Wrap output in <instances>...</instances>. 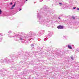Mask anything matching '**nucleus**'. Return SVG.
I'll use <instances>...</instances> for the list:
<instances>
[{"instance_id": "f257e3e1", "label": "nucleus", "mask_w": 79, "mask_h": 79, "mask_svg": "<svg viewBox=\"0 0 79 79\" xmlns=\"http://www.w3.org/2000/svg\"><path fill=\"white\" fill-rule=\"evenodd\" d=\"M63 26L59 25L57 26V28L59 29H63Z\"/></svg>"}, {"instance_id": "f03ea898", "label": "nucleus", "mask_w": 79, "mask_h": 79, "mask_svg": "<svg viewBox=\"0 0 79 79\" xmlns=\"http://www.w3.org/2000/svg\"><path fill=\"white\" fill-rule=\"evenodd\" d=\"M16 5L15 4H14V5L12 6L11 8H10V10H13V8L15 6V5Z\"/></svg>"}, {"instance_id": "7ed1b4c3", "label": "nucleus", "mask_w": 79, "mask_h": 79, "mask_svg": "<svg viewBox=\"0 0 79 79\" xmlns=\"http://www.w3.org/2000/svg\"><path fill=\"white\" fill-rule=\"evenodd\" d=\"M68 48H69V49H72V47L69 45H68Z\"/></svg>"}, {"instance_id": "20e7f679", "label": "nucleus", "mask_w": 79, "mask_h": 79, "mask_svg": "<svg viewBox=\"0 0 79 79\" xmlns=\"http://www.w3.org/2000/svg\"><path fill=\"white\" fill-rule=\"evenodd\" d=\"M71 59L72 60H73V56H71Z\"/></svg>"}, {"instance_id": "39448f33", "label": "nucleus", "mask_w": 79, "mask_h": 79, "mask_svg": "<svg viewBox=\"0 0 79 79\" xmlns=\"http://www.w3.org/2000/svg\"><path fill=\"white\" fill-rule=\"evenodd\" d=\"M2 14V10H1V9H0V14Z\"/></svg>"}, {"instance_id": "423d86ee", "label": "nucleus", "mask_w": 79, "mask_h": 79, "mask_svg": "<svg viewBox=\"0 0 79 79\" xmlns=\"http://www.w3.org/2000/svg\"><path fill=\"white\" fill-rule=\"evenodd\" d=\"M72 18L73 19H75V18H74V17H72Z\"/></svg>"}, {"instance_id": "0eeeda50", "label": "nucleus", "mask_w": 79, "mask_h": 79, "mask_svg": "<svg viewBox=\"0 0 79 79\" xmlns=\"http://www.w3.org/2000/svg\"><path fill=\"white\" fill-rule=\"evenodd\" d=\"M59 4H60V5H62V3H61L60 2L59 3Z\"/></svg>"}, {"instance_id": "6e6552de", "label": "nucleus", "mask_w": 79, "mask_h": 79, "mask_svg": "<svg viewBox=\"0 0 79 79\" xmlns=\"http://www.w3.org/2000/svg\"><path fill=\"white\" fill-rule=\"evenodd\" d=\"M75 8H76V7L73 8V9H75Z\"/></svg>"}, {"instance_id": "1a4fd4ad", "label": "nucleus", "mask_w": 79, "mask_h": 79, "mask_svg": "<svg viewBox=\"0 0 79 79\" xmlns=\"http://www.w3.org/2000/svg\"><path fill=\"white\" fill-rule=\"evenodd\" d=\"M19 11H21V9H19Z\"/></svg>"}, {"instance_id": "9d476101", "label": "nucleus", "mask_w": 79, "mask_h": 79, "mask_svg": "<svg viewBox=\"0 0 79 79\" xmlns=\"http://www.w3.org/2000/svg\"><path fill=\"white\" fill-rule=\"evenodd\" d=\"M10 4V5H12V4H13V3H12V2H11Z\"/></svg>"}, {"instance_id": "9b49d317", "label": "nucleus", "mask_w": 79, "mask_h": 79, "mask_svg": "<svg viewBox=\"0 0 79 79\" xmlns=\"http://www.w3.org/2000/svg\"><path fill=\"white\" fill-rule=\"evenodd\" d=\"M77 10H79V8H77Z\"/></svg>"}, {"instance_id": "f8f14e48", "label": "nucleus", "mask_w": 79, "mask_h": 79, "mask_svg": "<svg viewBox=\"0 0 79 79\" xmlns=\"http://www.w3.org/2000/svg\"><path fill=\"white\" fill-rule=\"evenodd\" d=\"M26 1H27V0H26V1H25V2H26Z\"/></svg>"}, {"instance_id": "ddd939ff", "label": "nucleus", "mask_w": 79, "mask_h": 79, "mask_svg": "<svg viewBox=\"0 0 79 79\" xmlns=\"http://www.w3.org/2000/svg\"><path fill=\"white\" fill-rule=\"evenodd\" d=\"M59 19H60V18H59Z\"/></svg>"}]
</instances>
